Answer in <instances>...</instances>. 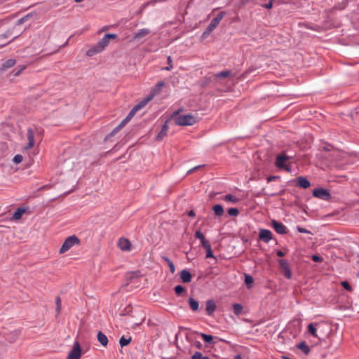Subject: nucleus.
<instances>
[{
  "label": "nucleus",
  "instance_id": "f257e3e1",
  "mask_svg": "<svg viewBox=\"0 0 359 359\" xmlns=\"http://www.w3.org/2000/svg\"><path fill=\"white\" fill-rule=\"evenodd\" d=\"M117 37L115 34H105L98 43L90 48L86 54L88 56L92 57L94 55L102 52L109 43L110 39H114Z\"/></svg>",
  "mask_w": 359,
  "mask_h": 359
},
{
  "label": "nucleus",
  "instance_id": "f03ea898",
  "mask_svg": "<svg viewBox=\"0 0 359 359\" xmlns=\"http://www.w3.org/2000/svg\"><path fill=\"white\" fill-rule=\"evenodd\" d=\"M196 123V117L192 114L178 116L175 118V123L177 126H192Z\"/></svg>",
  "mask_w": 359,
  "mask_h": 359
},
{
  "label": "nucleus",
  "instance_id": "7ed1b4c3",
  "mask_svg": "<svg viewBox=\"0 0 359 359\" xmlns=\"http://www.w3.org/2000/svg\"><path fill=\"white\" fill-rule=\"evenodd\" d=\"M80 240L75 235L67 237L60 249V253L62 254L68 251L73 246L79 245Z\"/></svg>",
  "mask_w": 359,
  "mask_h": 359
},
{
  "label": "nucleus",
  "instance_id": "20e7f679",
  "mask_svg": "<svg viewBox=\"0 0 359 359\" xmlns=\"http://www.w3.org/2000/svg\"><path fill=\"white\" fill-rule=\"evenodd\" d=\"M81 354L80 344L78 341H75L66 359H79Z\"/></svg>",
  "mask_w": 359,
  "mask_h": 359
},
{
  "label": "nucleus",
  "instance_id": "39448f33",
  "mask_svg": "<svg viewBox=\"0 0 359 359\" xmlns=\"http://www.w3.org/2000/svg\"><path fill=\"white\" fill-rule=\"evenodd\" d=\"M321 327H322V325H320L319 323H316V324L310 323L308 325V331L313 337H317L320 339L323 338V335L320 334Z\"/></svg>",
  "mask_w": 359,
  "mask_h": 359
},
{
  "label": "nucleus",
  "instance_id": "423d86ee",
  "mask_svg": "<svg viewBox=\"0 0 359 359\" xmlns=\"http://www.w3.org/2000/svg\"><path fill=\"white\" fill-rule=\"evenodd\" d=\"M313 196L323 200H329L330 198V192L323 188L316 189L313 191Z\"/></svg>",
  "mask_w": 359,
  "mask_h": 359
},
{
  "label": "nucleus",
  "instance_id": "0eeeda50",
  "mask_svg": "<svg viewBox=\"0 0 359 359\" xmlns=\"http://www.w3.org/2000/svg\"><path fill=\"white\" fill-rule=\"evenodd\" d=\"M278 264L285 277L287 279H290L292 277V272L289 267L288 262L285 259H279Z\"/></svg>",
  "mask_w": 359,
  "mask_h": 359
},
{
  "label": "nucleus",
  "instance_id": "6e6552de",
  "mask_svg": "<svg viewBox=\"0 0 359 359\" xmlns=\"http://www.w3.org/2000/svg\"><path fill=\"white\" fill-rule=\"evenodd\" d=\"M224 15V13L223 12L218 13V15L211 20L207 27L206 32L208 33L212 32L218 26L219 22L223 18Z\"/></svg>",
  "mask_w": 359,
  "mask_h": 359
},
{
  "label": "nucleus",
  "instance_id": "1a4fd4ad",
  "mask_svg": "<svg viewBox=\"0 0 359 359\" xmlns=\"http://www.w3.org/2000/svg\"><path fill=\"white\" fill-rule=\"evenodd\" d=\"M271 226L277 233L285 234L287 233V227L282 223L273 219L271 221Z\"/></svg>",
  "mask_w": 359,
  "mask_h": 359
},
{
  "label": "nucleus",
  "instance_id": "9d476101",
  "mask_svg": "<svg viewBox=\"0 0 359 359\" xmlns=\"http://www.w3.org/2000/svg\"><path fill=\"white\" fill-rule=\"evenodd\" d=\"M290 158V156H287L285 154H279L276 156L275 165L277 168H280L284 166L286 164V162H287Z\"/></svg>",
  "mask_w": 359,
  "mask_h": 359
},
{
  "label": "nucleus",
  "instance_id": "9b49d317",
  "mask_svg": "<svg viewBox=\"0 0 359 359\" xmlns=\"http://www.w3.org/2000/svg\"><path fill=\"white\" fill-rule=\"evenodd\" d=\"M259 238L261 241L267 243L272 239V233L270 230L261 229Z\"/></svg>",
  "mask_w": 359,
  "mask_h": 359
},
{
  "label": "nucleus",
  "instance_id": "f8f14e48",
  "mask_svg": "<svg viewBox=\"0 0 359 359\" xmlns=\"http://www.w3.org/2000/svg\"><path fill=\"white\" fill-rule=\"evenodd\" d=\"M294 182L296 183V185L302 189H307L310 187L311 183L309 180L304 177L299 176L297 177Z\"/></svg>",
  "mask_w": 359,
  "mask_h": 359
},
{
  "label": "nucleus",
  "instance_id": "ddd939ff",
  "mask_svg": "<svg viewBox=\"0 0 359 359\" xmlns=\"http://www.w3.org/2000/svg\"><path fill=\"white\" fill-rule=\"evenodd\" d=\"M118 247L123 251H130L131 249V243L125 238H121L118 241Z\"/></svg>",
  "mask_w": 359,
  "mask_h": 359
},
{
  "label": "nucleus",
  "instance_id": "4468645a",
  "mask_svg": "<svg viewBox=\"0 0 359 359\" xmlns=\"http://www.w3.org/2000/svg\"><path fill=\"white\" fill-rule=\"evenodd\" d=\"M232 75V72L230 70H224L214 74V80L219 82V80L226 79Z\"/></svg>",
  "mask_w": 359,
  "mask_h": 359
},
{
  "label": "nucleus",
  "instance_id": "2eb2a0df",
  "mask_svg": "<svg viewBox=\"0 0 359 359\" xmlns=\"http://www.w3.org/2000/svg\"><path fill=\"white\" fill-rule=\"evenodd\" d=\"M137 111H138L137 109H135V107H134L126 117V118L114 130V132H116L121 128L129 120L131 119L133 116H134Z\"/></svg>",
  "mask_w": 359,
  "mask_h": 359
},
{
  "label": "nucleus",
  "instance_id": "dca6fc26",
  "mask_svg": "<svg viewBox=\"0 0 359 359\" xmlns=\"http://www.w3.org/2000/svg\"><path fill=\"white\" fill-rule=\"evenodd\" d=\"M137 111H138L137 109H135V107H134L126 117V118L114 130V132H116L121 128L129 120L131 119L133 116H134Z\"/></svg>",
  "mask_w": 359,
  "mask_h": 359
},
{
  "label": "nucleus",
  "instance_id": "f3484780",
  "mask_svg": "<svg viewBox=\"0 0 359 359\" xmlns=\"http://www.w3.org/2000/svg\"><path fill=\"white\" fill-rule=\"evenodd\" d=\"M27 137L28 140V144L24 147L25 150L31 149L34 144V132L31 128L27 130Z\"/></svg>",
  "mask_w": 359,
  "mask_h": 359
},
{
  "label": "nucleus",
  "instance_id": "a211bd4d",
  "mask_svg": "<svg viewBox=\"0 0 359 359\" xmlns=\"http://www.w3.org/2000/svg\"><path fill=\"white\" fill-rule=\"evenodd\" d=\"M180 276L182 281L184 283H190L192 279V276H191V273L187 269L182 270L180 273Z\"/></svg>",
  "mask_w": 359,
  "mask_h": 359
},
{
  "label": "nucleus",
  "instance_id": "6ab92c4d",
  "mask_svg": "<svg viewBox=\"0 0 359 359\" xmlns=\"http://www.w3.org/2000/svg\"><path fill=\"white\" fill-rule=\"evenodd\" d=\"M150 32H151V31L149 29H147V28L141 29L138 30L134 34L133 39L134 40L141 39L145 37L146 36H147L148 34H149Z\"/></svg>",
  "mask_w": 359,
  "mask_h": 359
},
{
  "label": "nucleus",
  "instance_id": "aec40b11",
  "mask_svg": "<svg viewBox=\"0 0 359 359\" xmlns=\"http://www.w3.org/2000/svg\"><path fill=\"white\" fill-rule=\"evenodd\" d=\"M216 310V304L213 299H209L206 302V311L209 316H212Z\"/></svg>",
  "mask_w": 359,
  "mask_h": 359
},
{
  "label": "nucleus",
  "instance_id": "412c9836",
  "mask_svg": "<svg viewBox=\"0 0 359 359\" xmlns=\"http://www.w3.org/2000/svg\"><path fill=\"white\" fill-rule=\"evenodd\" d=\"M154 97V95H149V97L144 98L143 100H142L140 103H138L137 104H136L135 106V109H137V111L140 110L141 109H142L144 107L146 106V104L153 99Z\"/></svg>",
  "mask_w": 359,
  "mask_h": 359
},
{
  "label": "nucleus",
  "instance_id": "4be33fe9",
  "mask_svg": "<svg viewBox=\"0 0 359 359\" xmlns=\"http://www.w3.org/2000/svg\"><path fill=\"white\" fill-rule=\"evenodd\" d=\"M168 129V121H166L165 122V123L163 124V126H162L161 130L158 134V135L156 137V140H162L167 135Z\"/></svg>",
  "mask_w": 359,
  "mask_h": 359
},
{
  "label": "nucleus",
  "instance_id": "5701e85b",
  "mask_svg": "<svg viewBox=\"0 0 359 359\" xmlns=\"http://www.w3.org/2000/svg\"><path fill=\"white\" fill-rule=\"evenodd\" d=\"M25 212H26L25 208H18L12 216V218H11L12 220H19Z\"/></svg>",
  "mask_w": 359,
  "mask_h": 359
},
{
  "label": "nucleus",
  "instance_id": "b1692460",
  "mask_svg": "<svg viewBox=\"0 0 359 359\" xmlns=\"http://www.w3.org/2000/svg\"><path fill=\"white\" fill-rule=\"evenodd\" d=\"M195 236L196 238L201 241V243L203 248L205 247L206 245L210 244L209 242L205 239L204 235L201 232V231H196Z\"/></svg>",
  "mask_w": 359,
  "mask_h": 359
},
{
  "label": "nucleus",
  "instance_id": "393cba45",
  "mask_svg": "<svg viewBox=\"0 0 359 359\" xmlns=\"http://www.w3.org/2000/svg\"><path fill=\"white\" fill-rule=\"evenodd\" d=\"M97 340L103 346H106L108 344L107 337L102 332L97 333Z\"/></svg>",
  "mask_w": 359,
  "mask_h": 359
},
{
  "label": "nucleus",
  "instance_id": "a878e982",
  "mask_svg": "<svg viewBox=\"0 0 359 359\" xmlns=\"http://www.w3.org/2000/svg\"><path fill=\"white\" fill-rule=\"evenodd\" d=\"M189 305L193 311H196L199 309L198 302L192 297L189 299Z\"/></svg>",
  "mask_w": 359,
  "mask_h": 359
},
{
  "label": "nucleus",
  "instance_id": "bb28decb",
  "mask_svg": "<svg viewBox=\"0 0 359 359\" xmlns=\"http://www.w3.org/2000/svg\"><path fill=\"white\" fill-rule=\"evenodd\" d=\"M212 210L215 212L216 216H222L224 214L223 207L219 204H216L212 207Z\"/></svg>",
  "mask_w": 359,
  "mask_h": 359
},
{
  "label": "nucleus",
  "instance_id": "cd10ccee",
  "mask_svg": "<svg viewBox=\"0 0 359 359\" xmlns=\"http://www.w3.org/2000/svg\"><path fill=\"white\" fill-rule=\"evenodd\" d=\"M203 339L204 341L208 344H211L214 343L213 337L212 335L206 334L203 332L198 333Z\"/></svg>",
  "mask_w": 359,
  "mask_h": 359
},
{
  "label": "nucleus",
  "instance_id": "c85d7f7f",
  "mask_svg": "<svg viewBox=\"0 0 359 359\" xmlns=\"http://www.w3.org/2000/svg\"><path fill=\"white\" fill-rule=\"evenodd\" d=\"M15 64V60L14 59H8L6 61H5L3 64H2V67L1 69H7L10 67H12L13 66H14Z\"/></svg>",
  "mask_w": 359,
  "mask_h": 359
},
{
  "label": "nucleus",
  "instance_id": "c756f323",
  "mask_svg": "<svg viewBox=\"0 0 359 359\" xmlns=\"http://www.w3.org/2000/svg\"><path fill=\"white\" fill-rule=\"evenodd\" d=\"M224 201L232 203H237L239 201V198L232 194H227L224 197Z\"/></svg>",
  "mask_w": 359,
  "mask_h": 359
},
{
  "label": "nucleus",
  "instance_id": "7c9ffc66",
  "mask_svg": "<svg viewBox=\"0 0 359 359\" xmlns=\"http://www.w3.org/2000/svg\"><path fill=\"white\" fill-rule=\"evenodd\" d=\"M297 347L306 355H307L310 352V348L309 346L304 341L299 343L297 345Z\"/></svg>",
  "mask_w": 359,
  "mask_h": 359
},
{
  "label": "nucleus",
  "instance_id": "2f4dec72",
  "mask_svg": "<svg viewBox=\"0 0 359 359\" xmlns=\"http://www.w3.org/2000/svg\"><path fill=\"white\" fill-rule=\"evenodd\" d=\"M233 313L236 316H239L243 311V306L240 304L235 303L233 304Z\"/></svg>",
  "mask_w": 359,
  "mask_h": 359
},
{
  "label": "nucleus",
  "instance_id": "473e14b6",
  "mask_svg": "<svg viewBox=\"0 0 359 359\" xmlns=\"http://www.w3.org/2000/svg\"><path fill=\"white\" fill-rule=\"evenodd\" d=\"M165 85V83L163 81H160L158 82L155 88H154V90H152V94L151 95H154V97L157 95L158 93H160L162 87Z\"/></svg>",
  "mask_w": 359,
  "mask_h": 359
},
{
  "label": "nucleus",
  "instance_id": "72a5a7b5",
  "mask_svg": "<svg viewBox=\"0 0 359 359\" xmlns=\"http://www.w3.org/2000/svg\"><path fill=\"white\" fill-rule=\"evenodd\" d=\"M191 359H210V358L208 356L203 355L201 353L196 351L191 355Z\"/></svg>",
  "mask_w": 359,
  "mask_h": 359
},
{
  "label": "nucleus",
  "instance_id": "f704fd0d",
  "mask_svg": "<svg viewBox=\"0 0 359 359\" xmlns=\"http://www.w3.org/2000/svg\"><path fill=\"white\" fill-rule=\"evenodd\" d=\"M203 248L206 250L207 258L214 257L210 244L206 245V246L204 247Z\"/></svg>",
  "mask_w": 359,
  "mask_h": 359
},
{
  "label": "nucleus",
  "instance_id": "c9c22d12",
  "mask_svg": "<svg viewBox=\"0 0 359 359\" xmlns=\"http://www.w3.org/2000/svg\"><path fill=\"white\" fill-rule=\"evenodd\" d=\"M131 341V338H126L124 336H122L119 340V344L121 345V346H127L128 344H129V343Z\"/></svg>",
  "mask_w": 359,
  "mask_h": 359
},
{
  "label": "nucleus",
  "instance_id": "e433bc0d",
  "mask_svg": "<svg viewBox=\"0 0 359 359\" xmlns=\"http://www.w3.org/2000/svg\"><path fill=\"white\" fill-rule=\"evenodd\" d=\"M252 283H253V278L248 274H245V283L247 285L248 288L250 287V285H252Z\"/></svg>",
  "mask_w": 359,
  "mask_h": 359
},
{
  "label": "nucleus",
  "instance_id": "4c0bfd02",
  "mask_svg": "<svg viewBox=\"0 0 359 359\" xmlns=\"http://www.w3.org/2000/svg\"><path fill=\"white\" fill-rule=\"evenodd\" d=\"M26 68L25 65H20L18 67L15 69L13 70V75L14 76H18Z\"/></svg>",
  "mask_w": 359,
  "mask_h": 359
},
{
  "label": "nucleus",
  "instance_id": "58836bf2",
  "mask_svg": "<svg viewBox=\"0 0 359 359\" xmlns=\"http://www.w3.org/2000/svg\"><path fill=\"white\" fill-rule=\"evenodd\" d=\"M228 214L232 217H236L239 214V211L237 208H231L228 210Z\"/></svg>",
  "mask_w": 359,
  "mask_h": 359
},
{
  "label": "nucleus",
  "instance_id": "ea45409f",
  "mask_svg": "<svg viewBox=\"0 0 359 359\" xmlns=\"http://www.w3.org/2000/svg\"><path fill=\"white\" fill-rule=\"evenodd\" d=\"M32 15L31 13H29L27 15H26L25 16L21 18L20 19H19L18 21H17V25H22L25 22H26L27 20V19L30 17H32Z\"/></svg>",
  "mask_w": 359,
  "mask_h": 359
},
{
  "label": "nucleus",
  "instance_id": "a19ab883",
  "mask_svg": "<svg viewBox=\"0 0 359 359\" xmlns=\"http://www.w3.org/2000/svg\"><path fill=\"white\" fill-rule=\"evenodd\" d=\"M55 304H56V311L58 314L61 311V299L59 297H57L55 298Z\"/></svg>",
  "mask_w": 359,
  "mask_h": 359
},
{
  "label": "nucleus",
  "instance_id": "79ce46f5",
  "mask_svg": "<svg viewBox=\"0 0 359 359\" xmlns=\"http://www.w3.org/2000/svg\"><path fill=\"white\" fill-rule=\"evenodd\" d=\"M174 290L177 295H180L184 290V287L180 285L175 286Z\"/></svg>",
  "mask_w": 359,
  "mask_h": 359
},
{
  "label": "nucleus",
  "instance_id": "37998d69",
  "mask_svg": "<svg viewBox=\"0 0 359 359\" xmlns=\"http://www.w3.org/2000/svg\"><path fill=\"white\" fill-rule=\"evenodd\" d=\"M23 160L22 156L20 154H17L13 158V162L16 164L21 163Z\"/></svg>",
  "mask_w": 359,
  "mask_h": 359
},
{
  "label": "nucleus",
  "instance_id": "c03bdc74",
  "mask_svg": "<svg viewBox=\"0 0 359 359\" xmlns=\"http://www.w3.org/2000/svg\"><path fill=\"white\" fill-rule=\"evenodd\" d=\"M341 285L348 291H351L352 288L350 284L347 281H343Z\"/></svg>",
  "mask_w": 359,
  "mask_h": 359
},
{
  "label": "nucleus",
  "instance_id": "a18cd8bd",
  "mask_svg": "<svg viewBox=\"0 0 359 359\" xmlns=\"http://www.w3.org/2000/svg\"><path fill=\"white\" fill-rule=\"evenodd\" d=\"M168 63H170V66L164 67L163 69L169 71V70H170L172 68V58H171L170 56L168 57Z\"/></svg>",
  "mask_w": 359,
  "mask_h": 359
},
{
  "label": "nucleus",
  "instance_id": "49530a36",
  "mask_svg": "<svg viewBox=\"0 0 359 359\" xmlns=\"http://www.w3.org/2000/svg\"><path fill=\"white\" fill-rule=\"evenodd\" d=\"M139 274H140V271L131 272V273H128V278L130 279H132L135 277L139 276Z\"/></svg>",
  "mask_w": 359,
  "mask_h": 359
},
{
  "label": "nucleus",
  "instance_id": "de8ad7c7",
  "mask_svg": "<svg viewBox=\"0 0 359 359\" xmlns=\"http://www.w3.org/2000/svg\"><path fill=\"white\" fill-rule=\"evenodd\" d=\"M297 229L299 233H311L310 231H309L304 228H302L301 226H297Z\"/></svg>",
  "mask_w": 359,
  "mask_h": 359
},
{
  "label": "nucleus",
  "instance_id": "09e8293b",
  "mask_svg": "<svg viewBox=\"0 0 359 359\" xmlns=\"http://www.w3.org/2000/svg\"><path fill=\"white\" fill-rule=\"evenodd\" d=\"M161 259L168 264V266L172 262L168 257L163 256L161 257Z\"/></svg>",
  "mask_w": 359,
  "mask_h": 359
},
{
  "label": "nucleus",
  "instance_id": "8fccbe9b",
  "mask_svg": "<svg viewBox=\"0 0 359 359\" xmlns=\"http://www.w3.org/2000/svg\"><path fill=\"white\" fill-rule=\"evenodd\" d=\"M312 259L316 262H320L322 261V258L320 256L316 255L312 256Z\"/></svg>",
  "mask_w": 359,
  "mask_h": 359
},
{
  "label": "nucleus",
  "instance_id": "3c124183",
  "mask_svg": "<svg viewBox=\"0 0 359 359\" xmlns=\"http://www.w3.org/2000/svg\"><path fill=\"white\" fill-rule=\"evenodd\" d=\"M168 267L170 268V271L172 273H174L175 271V265L173 264V262H171V264H170L168 265Z\"/></svg>",
  "mask_w": 359,
  "mask_h": 359
},
{
  "label": "nucleus",
  "instance_id": "603ef678",
  "mask_svg": "<svg viewBox=\"0 0 359 359\" xmlns=\"http://www.w3.org/2000/svg\"><path fill=\"white\" fill-rule=\"evenodd\" d=\"M280 169H284L285 170H286L287 172H290L291 171V168L289 165H287L285 164L284 166L280 168Z\"/></svg>",
  "mask_w": 359,
  "mask_h": 359
},
{
  "label": "nucleus",
  "instance_id": "864d4df0",
  "mask_svg": "<svg viewBox=\"0 0 359 359\" xmlns=\"http://www.w3.org/2000/svg\"><path fill=\"white\" fill-rule=\"evenodd\" d=\"M266 9H271L273 7L272 2H269L263 6Z\"/></svg>",
  "mask_w": 359,
  "mask_h": 359
},
{
  "label": "nucleus",
  "instance_id": "5fc2aeb1",
  "mask_svg": "<svg viewBox=\"0 0 359 359\" xmlns=\"http://www.w3.org/2000/svg\"><path fill=\"white\" fill-rule=\"evenodd\" d=\"M277 178H278V177H277V176H273V175H272V176H269V177L267 178V182H270L273 181L274 180H276V179H277Z\"/></svg>",
  "mask_w": 359,
  "mask_h": 359
},
{
  "label": "nucleus",
  "instance_id": "6e6d98bb",
  "mask_svg": "<svg viewBox=\"0 0 359 359\" xmlns=\"http://www.w3.org/2000/svg\"><path fill=\"white\" fill-rule=\"evenodd\" d=\"M8 36H10V33H9V32H6V34H1V35H0V41H1L2 39L7 38Z\"/></svg>",
  "mask_w": 359,
  "mask_h": 359
},
{
  "label": "nucleus",
  "instance_id": "4d7b16f0",
  "mask_svg": "<svg viewBox=\"0 0 359 359\" xmlns=\"http://www.w3.org/2000/svg\"><path fill=\"white\" fill-rule=\"evenodd\" d=\"M277 255L278 257H283V256H285V253L283 251H281V250H278L277 252Z\"/></svg>",
  "mask_w": 359,
  "mask_h": 359
},
{
  "label": "nucleus",
  "instance_id": "13d9d810",
  "mask_svg": "<svg viewBox=\"0 0 359 359\" xmlns=\"http://www.w3.org/2000/svg\"><path fill=\"white\" fill-rule=\"evenodd\" d=\"M194 345H195L197 348H201V342H200V341H196V342L194 343Z\"/></svg>",
  "mask_w": 359,
  "mask_h": 359
},
{
  "label": "nucleus",
  "instance_id": "bf43d9fd",
  "mask_svg": "<svg viewBox=\"0 0 359 359\" xmlns=\"http://www.w3.org/2000/svg\"><path fill=\"white\" fill-rule=\"evenodd\" d=\"M188 215L190 217H194L195 215V213L193 210H190L188 213Z\"/></svg>",
  "mask_w": 359,
  "mask_h": 359
},
{
  "label": "nucleus",
  "instance_id": "052dcab7",
  "mask_svg": "<svg viewBox=\"0 0 359 359\" xmlns=\"http://www.w3.org/2000/svg\"><path fill=\"white\" fill-rule=\"evenodd\" d=\"M180 113V111H175L173 114H172V116H176L179 114Z\"/></svg>",
  "mask_w": 359,
  "mask_h": 359
},
{
  "label": "nucleus",
  "instance_id": "680f3d73",
  "mask_svg": "<svg viewBox=\"0 0 359 359\" xmlns=\"http://www.w3.org/2000/svg\"><path fill=\"white\" fill-rule=\"evenodd\" d=\"M200 167H201V166H196V167H194L192 170H190L188 172V173H189V172H192V170H196L197 168H200Z\"/></svg>",
  "mask_w": 359,
  "mask_h": 359
},
{
  "label": "nucleus",
  "instance_id": "e2e57ef3",
  "mask_svg": "<svg viewBox=\"0 0 359 359\" xmlns=\"http://www.w3.org/2000/svg\"><path fill=\"white\" fill-rule=\"evenodd\" d=\"M235 359H243L241 355H236Z\"/></svg>",
  "mask_w": 359,
  "mask_h": 359
},
{
  "label": "nucleus",
  "instance_id": "0e129e2a",
  "mask_svg": "<svg viewBox=\"0 0 359 359\" xmlns=\"http://www.w3.org/2000/svg\"><path fill=\"white\" fill-rule=\"evenodd\" d=\"M10 41H8V42H6V43H0V47H3L4 46H6V44H8Z\"/></svg>",
  "mask_w": 359,
  "mask_h": 359
},
{
  "label": "nucleus",
  "instance_id": "69168bd1",
  "mask_svg": "<svg viewBox=\"0 0 359 359\" xmlns=\"http://www.w3.org/2000/svg\"><path fill=\"white\" fill-rule=\"evenodd\" d=\"M76 3H80L81 1H83V0H74Z\"/></svg>",
  "mask_w": 359,
  "mask_h": 359
},
{
  "label": "nucleus",
  "instance_id": "338daca9",
  "mask_svg": "<svg viewBox=\"0 0 359 359\" xmlns=\"http://www.w3.org/2000/svg\"><path fill=\"white\" fill-rule=\"evenodd\" d=\"M273 0H269V2H272V3H273Z\"/></svg>",
  "mask_w": 359,
  "mask_h": 359
}]
</instances>
